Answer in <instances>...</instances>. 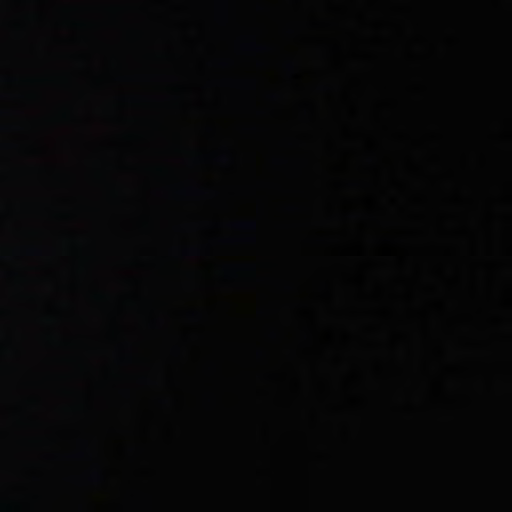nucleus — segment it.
<instances>
[{"label":"nucleus","instance_id":"f257e3e1","mask_svg":"<svg viewBox=\"0 0 512 512\" xmlns=\"http://www.w3.org/2000/svg\"><path fill=\"white\" fill-rule=\"evenodd\" d=\"M183 313L187 318L194 319V320H198L202 316V313L199 310L194 309V308H186V309H184Z\"/></svg>","mask_w":512,"mask_h":512},{"label":"nucleus","instance_id":"f03ea898","mask_svg":"<svg viewBox=\"0 0 512 512\" xmlns=\"http://www.w3.org/2000/svg\"><path fill=\"white\" fill-rule=\"evenodd\" d=\"M197 249L195 247H192V246H183L182 247V252L184 253V255H189L191 254L192 252H195Z\"/></svg>","mask_w":512,"mask_h":512},{"label":"nucleus","instance_id":"7ed1b4c3","mask_svg":"<svg viewBox=\"0 0 512 512\" xmlns=\"http://www.w3.org/2000/svg\"><path fill=\"white\" fill-rule=\"evenodd\" d=\"M188 356V349L186 344L181 348V357L183 360H186Z\"/></svg>","mask_w":512,"mask_h":512},{"label":"nucleus","instance_id":"20e7f679","mask_svg":"<svg viewBox=\"0 0 512 512\" xmlns=\"http://www.w3.org/2000/svg\"><path fill=\"white\" fill-rule=\"evenodd\" d=\"M192 190H194V186L188 184L183 187L182 192L186 195V194L192 192Z\"/></svg>","mask_w":512,"mask_h":512},{"label":"nucleus","instance_id":"39448f33","mask_svg":"<svg viewBox=\"0 0 512 512\" xmlns=\"http://www.w3.org/2000/svg\"><path fill=\"white\" fill-rule=\"evenodd\" d=\"M245 225H247L249 227H254L255 226L254 223H252V222H246Z\"/></svg>","mask_w":512,"mask_h":512},{"label":"nucleus","instance_id":"423d86ee","mask_svg":"<svg viewBox=\"0 0 512 512\" xmlns=\"http://www.w3.org/2000/svg\"><path fill=\"white\" fill-rule=\"evenodd\" d=\"M184 152H185V153H191V150H189V149H186V148H185V149H184Z\"/></svg>","mask_w":512,"mask_h":512}]
</instances>
